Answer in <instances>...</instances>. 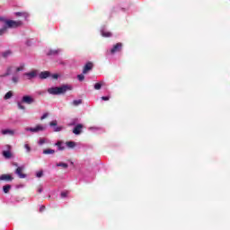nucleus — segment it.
I'll return each instance as SVG.
<instances>
[{"label": "nucleus", "instance_id": "obj_1", "mask_svg": "<svg viewBox=\"0 0 230 230\" xmlns=\"http://www.w3.org/2000/svg\"><path fill=\"white\" fill-rule=\"evenodd\" d=\"M72 89L73 86L69 84H63L61 86L49 87L48 88L47 92L52 96H58L59 94H65V93H67V91H71Z\"/></svg>", "mask_w": 230, "mask_h": 230}, {"label": "nucleus", "instance_id": "obj_2", "mask_svg": "<svg viewBox=\"0 0 230 230\" xmlns=\"http://www.w3.org/2000/svg\"><path fill=\"white\" fill-rule=\"evenodd\" d=\"M24 67H26L24 63H21L18 66H8L5 73L2 76H10L12 73H21V71H24Z\"/></svg>", "mask_w": 230, "mask_h": 230}, {"label": "nucleus", "instance_id": "obj_3", "mask_svg": "<svg viewBox=\"0 0 230 230\" xmlns=\"http://www.w3.org/2000/svg\"><path fill=\"white\" fill-rule=\"evenodd\" d=\"M26 132H32L37 134V132H44L46 130V125L44 124H38L34 128H26Z\"/></svg>", "mask_w": 230, "mask_h": 230}, {"label": "nucleus", "instance_id": "obj_4", "mask_svg": "<svg viewBox=\"0 0 230 230\" xmlns=\"http://www.w3.org/2000/svg\"><path fill=\"white\" fill-rule=\"evenodd\" d=\"M7 28H21L22 26V21L9 20L6 22Z\"/></svg>", "mask_w": 230, "mask_h": 230}, {"label": "nucleus", "instance_id": "obj_5", "mask_svg": "<svg viewBox=\"0 0 230 230\" xmlns=\"http://www.w3.org/2000/svg\"><path fill=\"white\" fill-rule=\"evenodd\" d=\"M122 48H123V43H120V42L113 45V47L110 50L111 55H116V53H119Z\"/></svg>", "mask_w": 230, "mask_h": 230}, {"label": "nucleus", "instance_id": "obj_6", "mask_svg": "<svg viewBox=\"0 0 230 230\" xmlns=\"http://www.w3.org/2000/svg\"><path fill=\"white\" fill-rule=\"evenodd\" d=\"M24 76H26L27 80H33V78H37V76H39V70L27 72L24 74Z\"/></svg>", "mask_w": 230, "mask_h": 230}, {"label": "nucleus", "instance_id": "obj_7", "mask_svg": "<svg viewBox=\"0 0 230 230\" xmlns=\"http://www.w3.org/2000/svg\"><path fill=\"white\" fill-rule=\"evenodd\" d=\"M22 103H26L27 105H31V103H35V99L31 97V95H24L22 98Z\"/></svg>", "mask_w": 230, "mask_h": 230}, {"label": "nucleus", "instance_id": "obj_8", "mask_svg": "<svg viewBox=\"0 0 230 230\" xmlns=\"http://www.w3.org/2000/svg\"><path fill=\"white\" fill-rule=\"evenodd\" d=\"M58 125V122L57 120H52L50 123H49V127H52L53 128V130L54 132H61V130L64 129V127L62 126H57Z\"/></svg>", "mask_w": 230, "mask_h": 230}, {"label": "nucleus", "instance_id": "obj_9", "mask_svg": "<svg viewBox=\"0 0 230 230\" xmlns=\"http://www.w3.org/2000/svg\"><path fill=\"white\" fill-rule=\"evenodd\" d=\"M60 53H62V49H51L47 51L48 57H55L60 55Z\"/></svg>", "mask_w": 230, "mask_h": 230}, {"label": "nucleus", "instance_id": "obj_10", "mask_svg": "<svg viewBox=\"0 0 230 230\" xmlns=\"http://www.w3.org/2000/svg\"><path fill=\"white\" fill-rule=\"evenodd\" d=\"M89 132H92L93 134H102L103 132V128L99 126H93L88 128Z\"/></svg>", "mask_w": 230, "mask_h": 230}, {"label": "nucleus", "instance_id": "obj_11", "mask_svg": "<svg viewBox=\"0 0 230 230\" xmlns=\"http://www.w3.org/2000/svg\"><path fill=\"white\" fill-rule=\"evenodd\" d=\"M22 170H24V165H21V166L17 167V169L15 170L14 173L16 175H18V177L20 179H26V174L22 172Z\"/></svg>", "mask_w": 230, "mask_h": 230}, {"label": "nucleus", "instance_id": "obj_12", "mask_svg": "<svg viewBox=\"0 0 230 230\" xmlns=\"http://www.w3.org/2000/svg\"><path fill=\"white\" fill-rule=\"evenodd\" d=\"M100 31H101L102 37H105V38L112 37V32L109 31L107 30V27L105 26L102 27Z\"/></svg>", "mask_w": 230, "mask_h": 230}, {"label": "nucleus", "instance_id": "obj_13", "mask_svg": "<svg viewBox=\"0 0 230 230\" xmlns=\"http://www.w3.org/2000/svg\"><path fill=\"white\" fill-rule=\"evenodd\" d=\"M93 66L94 65L92 62H87L84 66L83 75H87L89 71L93 70Z\"/></svg>", "mask_w": 230, "mask_h": 230}, {"label": "nucleus", "instance_id": "obj_14", "mask_svg": "<svg viewBox=\"0 0 230 230\" xmlns=\"http://www.w3.org/2000/svg\"><path fill=\"white\" fill-rule=\"evenodd\" d=\"M14 15L16 17H22V19H23V21H28V17H30V13H28L26 12H16V13H14Z\"/></svg>", "mask_w": 230, "mask_h": 230}, {"label": "nucleus", "instance_id": "obj_15", "mask_svg": "<svg viewBox=\"0 0 230 230\" xmlns=\"http://www.w3.org/2000/svg\"><path fill=\"white\" fill-rule=\"evenodd\" d=\"M82 128H84V125L82 124H77L74 129H73V133L75 134V136H80V134H82Z\"/></svg>", "mask_w": 230, "mask_h": 230}, {"label": "nucleus", "instance_id": "obj_16", "mask_svg": "<svg viewBox=\"0 0 230 230\" xmlns=\"http://www.w3.org/2000/svg\"><path fill=\"white\" fill-rule=\"evenodd\" d=\"M0 181H4L5 182H12L13 177L11 174H2L0 175Z\"/></svg>", "mask_w": 230, "mask_h": 230}, {"label": "nucleus", "instance_id": "obj_17", "mask_svg": "<svg viewBox=\"0 0 230 230\" xmlns=\"http://www.w3.org/2000/svg\"><path fill=\"white\" fill-rule=\"evenodd\" d=\"M1 134L3 136H15V130L13 129H2Z\"/></svg>", "mask_w": 230, "mask_h": 230}, {"label": "nucleus", "instance_id": "obj_18", "mask_svg": "<svg viewBox=\"0 0 230 230\" xmlns=\"http://www.w3.org/2000/svg\"><path fill=\"white\" fill-rule=\"evenodd\" d=\"M49 76H51V73L49 71H43L39 75L40 80H46V78H49Z\"/></svg>", "mask_w": 230, "mask_h": 230}, {"label": "nucleus", "instance_id": "obj_19", "mask_svg": "<svg viewBox=\"0 0 230 230\" xmlns=\"http://www.w3.org/2000/svg\"><path fill=\"white\" fill-rule=\"evenodd\" d=\"M55 146H58V150L59 152H62V151L66 150V146L64 145V142H62V141H58L55 144Z\"/></svg>", "mask_w": 230, "mask_h": 230}, {"label": "nucleus", "instance_id": "obj_20", "mask_svg": "<svg viewBox=\"0 0 230 230\" xmlns=\"http://www.w3.org/2000/svg\"><path fill=\"white\" fill-rule=\"evenodd\" d=\"M103 85H105V82L101 81V82H99V83H96V84L93 85V89H95V91H100V89H102V87H103Z\"/></svg>", "mask_w": 230, "mask_h": 230}, {"label": "nucleus", "instance_id": "obj_21", "mask_svg": "<svg viewBox=\"0 0 230 230\" xmlns=\"http://www.w3.org/2000/svg\"><path fill=\"white\" fill-rule=\"evenodd\" d=\"M19 80H21V76L19 75V74L14 73V75L12 76L13 84H19Z\"/></svg>", "mask_w": 230, "mask_h": 230}, {"label": "nucleus", "instance_id": "obj_22", "mask_svg": "<svg viewBox=\"0 0 230 230\" xmlns=\"http://www.w3.org/2000/svg\"><path fill=\"white\" fill-rule=\"evenodd\" d=\"M11 190H12V185H10V184H6V185L3 186V191L5 194L10 193Z\"/></svg>", "mask_w": 230, "mask_h": 230}, {"label": "nucleus", "instance_id": "obj_23", "mask_svg": "<svg viewBox=\"0 0 230 230\" xmlns=\"http://www.w3.org/2000/svg\"><path fill=\"white\" fill-rule=\"evenodd\" d=\"M13 97V92L9 91L5 93V95L4 96V100H10L11 98Z\"/></svg>", "mask_w": 230, "mask_h": 230}, {"label": "nucleus", "instance_id": "obj_24", "mask_svg": "<svg viewBox=\"0 0 230 230\" xmlns=\"http://www.w3.org/2000/svg\"><path fill=\"white\" fill-rule=\"evenodd\" d=\"M43 154L45 155H53V154H55V150L54 149H45V150H43Z\"/></svg>", "mask_w": 230, "mask_h": 230}, {"label": "nucleus", "instance_id": "obj_25", "mask_svg": "<svg viewBox=\"0 0 230 230\" xmlns=\"http://www.w3.org/2000/svg\"><path fill=\"white\" fill-rule=\"evenodd\" d=\"M3 155L5 159H12V152L3 151Z\"/></svg>", "mask_w": 230, "mask_h": 230}, {"label": "nucleus", "instance_id": "obj_26", "mask_svg": "<svg viewBox=\"0 0 230 230\" xmlns=\"http://www.w3.org/2000/svg\"><path fill=\"white\" fill-rule=\"evenodd\" d=\"M12 55V50H5L2 53V57H4V58H8V57H11Z\"/></svg>", "mask_w": 230, "mask_h": 230}, {"label": "nucleus", "instance_id": "obj_27", "mask_svg": "<svg viewBox=\"0 0 230 230\" xmlns=\"http://www.w3.org/2000/svg\"><path fill=\"white\" fill-rule=\"evenodd\" d=\"M66 145L67 148H75V146H76V143H75L74 141L66 142Z\"/></svg>", "mask_w": 230, "mask_h": 230}, {"label": "nucleus", "instance_id": "obj_28", "mask_svg": "<svg viewBox=\"0 0 230 230\" xmlns=\"http://www.w3.org/2000/svg\"><path fill=\"white\" fill-rule=\"evenodd\" d=\"M72 104L75 106V107H78V105H82V99H78V100H74Z\"/></svg>", "mask_w": 230, "mask_h": 230}, {"label": "nucleus", "instance_id": "obj_29", "mask_svg": "<svg viewBox=\"0 0 230 230\" xmlns=\"http://www.w3.org/2000/svg\"><path fill=\"white\" fill-rule=\"evenodd\" d=\"M56 166H58V167H61V168H68V166L69 165H67V164H66V163H58L57 164H56Z\"/></svg>", "mask_w": 230, "mask_h": 230}, {"label": "nucleus", "instance_id": "obj_30", "mask_svg": "<svg viewBox=\"0 0 230 230\" xmlns=\"http://www.w3.org/2000/svg\"><path fill=\"white\" fill-rule=\"evenodd\" d=\"M17 107L20 109V111H26V107L22 105V102H17Z\"/></svg>", "mask_w": 230, "mask_h": 230}, {"label": "nucleus", "instance_id": "obj_31", "mask_svg": "<svg viewBox=\"0 0 230 230\" xmlns=\"http://www.w3.org/2000/svg\"><path fill=\"white\" fill-rule=\"evenodd\" d=\"M42 175H44V172L42 170L36 172V177L38 179H40V177H42Z\"/></svg>", "mask_w": 230, "mask_h": 230}, {"label": "nucleus", "instance_id": "obj_32", "mask_svg": "<svg viewBox=\"0 0 230 230\" xmlns=\"http://www.w3.org/2000/svg\"><path fill=\"white\" fill-rule=\"evenodd\" d=\"M57 64H58L59 66H66V62H64V60H62V58H58L56 60Z\"/></svg>", "mask_w": 230, "mask_h": 230}, {"label": "nucleus", "instance_id": "obj_33", "mask_svg": "<svg viewBox=\"0 0 230 230\" xmlns=\"http://www.w3.org/2000/svg\"><path fill=\"white\" fill-rule=\"evenodd\" d=\"M67 195H69V192L62 191L60 194V197H61V199H66Z\"/></svg>", "mask_w": 230, "mask_h": 230}, {"label": "nucleus", "instance_id": "obj_34", "mask_svg": "<svg viewBox=\"0 0 230 230\" xmlns=\"http://www.w3.org/2000/svg\"><path fill=\"white\" fill-rule=\"evenodd\" d=\"M50 78H52V80H58V76H60V75H58V74H50Z\"/></svg>", "mask_w": 230, "mask_h": 230}, {"label": "nucleus", "instance_id": "obj_35", "mask_svg": "<svg viewBox=\"0 0 230 230\" xmlns=\"http://www.w3.org/2000/svg\"><path fill=\"white\" fill-rule=\"evenodd\" d=\"M24 148L26 149L27 154H30V152H31V147H30V145L25 144Z\"/></svg>", "mask_w": 230, "mask_h": 230}, {"label": "nucleus", "instance_id": "obj_36", "mask_svg": "<svg viewBox=\"0 0 230 230\" xmlns=\"http://www.w3.org/2000/svg\"><path fill=\"white\" fill-rule=\"evenodd\" d=\"M6 31H7L6 27H4V28L0 29V36L4 35V33H6Z\"/></svg>", "mask_w": 230, "mask_h": 230}, {"label": "nucleus", "instance_id": "obj_37", "mask_svg": "<svg viewBox=\"0 0 230 230\" xmlns=\"http://www.w3.org/2000/svg\"><path fill=\"white\" fill-rule=\"evenodd\" d=\"M77 78H78L79 82H83V80L85 79V76L81 74V75H77Z\"/></svg>", "mask_w": 230, "mask_h": 230}, {"label": "nucleus", "instance_id": "obj_38", "mask_svg": "<svg viewBox=\"0 0 230 230\" xmlns=\"http://www.w3.org/2000/svg\"><path fill=\"white\" fill-rule=\"evenodd\" d=\"M44 143H46V139L45 138H40L38 142V145H40V146H42V145H44Z\"/></svg>", "mask_w": 230, "mask_h": 230}, {"label": "nucleus", "instance_id": "obj_39", "mask_svg": "<svg viewBox=\"0 0 230 230\" xmlns=\"http://www.w3.org/2000/svg\"><path fill=\"white\" fill-rule=\"evenodd\" d=\"M9 20H7L6 18L3 17V16H0V22H4L6 24V22H8Z\"/></svg>", "mask_w": 230, "mask_h": 230}, {"label": "nucleus", "instance_id": "obj_40", "mask_svg": "<svg viewBox=\"0 0 230 230\" xmlns=\"http://www.w3.org/2000/svg\"><path fill=\"white\" fill-rule=\"evenodd\" d=\"M25 44L26 46H31V44H33V41H31V40H27Z\"/></svg>", "mask_w": 230, "mask_h": 230}, {"label": "nucleus", "instance_id": "obj_41", "mask_svg": "<svg viewBox=\"0 0 230 230\" xmlns=\"http://www.w3.org/2000/svg\"><path fill=\"white\" fill-rule=\"evenodd\" d=\"M48 116H49V113H44L41 117H40V119H46V118H48Z\"/></svg>", "mask_w": 230, "mask_h": 230}, {"label": "nucleus", "instance_id": "obj_42", "mask_svg": "<svg viewBox=\"0 0 230 230\" xmlns=\"http://www.w3.org/2000/svg\"><path fill=\"white\" fill-rule=\"evenodd\" d=\"M102 100L103 102H109L110 97H109V96H102Z\"/></svg>", "mask_w": 230, "mask_h": 230}, {"label": "nucleus", "instance_id": "obj_43", "mask_svg": "<svg viewBox=\"0 0 230 230\" xmlns=\"http://www.w3.org/2000/svg\"><path fill=\"white\" fill-rule=\"evenodd\" d=\"M42 191H43L42 186H40L38 188V193H42Z\"/></svg>", "mask_w": 230, "mask_h": 230}, {"label": "nucleus", "instance_id": "obj_44", "mask_svg": "<svg viewBox=\"0 0 230 230\" xmlns=\"http://www.w3.org/2000/svg\"><path fill=\"white\" fill-rule=\"evenodd\" d=\"M44 209H46V207H45V206H41V207L40 208V212L44 211Z\"/></svg>", "mask_w": 230, "mask_h": 230}, {"label": "nucleus", "instance_id": "obj_45", "mask_svg": "<svg viewBox=\"0 0 230 230\" xmlns=\"http://www.w3.org/2000/svg\"><path fill=\"white\" fill-rule=\"evenodd\" d=\"M13 166H19V164L17 163H13Z\"/></svg>", "mask_w": 230, "mask_h": 230}, {"label": "nucleus", "instance_id": "obj_46", "mask_svg": "<svg viewBox=\"0 0 230 230\" xmlns=\"http://www.w3.org/2000/svg\"><path fill=\"white\" fill-rule=\"evenodd\" d=\"M8 148H10V146H7Z\"/></svg>", "mask_w": 230, "mask_h": 230}]
</instances>
